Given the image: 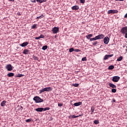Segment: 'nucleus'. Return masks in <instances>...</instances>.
<instances>
[{
  "label": "nucleus",
  "instance_id": "4be33fe9",
  "mask_svg": "<svg viewBox=\"0 0 127 127\" xmlns=\"http://www.w3.org/2000/svg\"><path fill=\"white\" fill-rule=\"evenodd\" d=\"M90 41H94L95 40H98V39L97 38V36H96L94 38L90 39Z\"/></svg>",
  "mask_w": 127,
  "mask_h": 127
},
{
  "label": "nucleus",
  "instance_id": "dca6fc26",
  "mask_svg": "<svg viewBox=\"0 0 127 127\" xmlns=\"http://www.w3.org/2000/svg\"><path fill=\"white\" fill-rule=\"evenodd\" d=\"M73 105L74 106H75V107H78V106H81V105H82V102H76V103H75Z\"/></svg>",
  "mask_w": 127,
  "mask_h": 127
},
{
  "label": "nucleus",
  "instance_id": "de8ad7c7",
  "mask_svg": "<svg viewBox=\"0 0 127 127\" xmlns=\"http://www.w3.org/2000/svg\"><path fill=\"white\" fill-rule=\"evenodd\" d=\"M113 103H116V100L113 99Z\"/></svg>",
  "mask_w": 127,
  "mask_h": 127
},
{
  "label": "nucleus",
  "instance_id": "c756f323",
  "mask_svg": "<svg viewBox=\"0 0 127 127\" xmlns=\"http://www.w3.org/2000/svg\"><path fill=\"white\" fill-rule=\"evenodd\" d=\"M49 110H50V108H49V107H46V108H44L43 111H49Z\"/></svg>",
  "mask_w": 127,
  "mask_h": 127
},
{
  "label": "nucleus",
  "instance_id": "6e6552de",
  "mask_svg": "<svg viewBox=\"0 0 127 127\" xmlns=\"http://www.w3.org/2000/svg\"><path fill=\"white\" fill-rule=\"evenodd\" d=\"M53 33H57L59 31V28L55 27L52 29Z\"/></svg>",
  "mask_w": 127,
  "mask_h": 127
},
{
  "label": "nucleus",
  "instance_id": "5701e85b",
  "mask_svg": "<svg viewBox=\"0 0 127 127\" xmlns=\"http://www.w3.org/2000/svg\"><path fill=\"white\" fill-rule=\"evenodd\" d=\"M114 68H115V66L113 65H110L108 67L109 70H113V69H114Z\"/></svg>",
  "mask_w": 127,
  "mask_h": 127
},
{
  "label": "nucleus",
  "instance_id": "f3484780",
  "mask_svg": "<svg viewBox=\"0 0 127 127\" xmlns=\"http://www.w3.org/2000/svg\"><path fill=\"white\" fill-rule=\"evenodd\" d=\"M0 105L1 107H5V106L6 105V101H5V100L3 101L1 103Z\"/></svg>",
  "mask_w": 127,
  "mask_h": 127
},
{
  "label": "nucleus",
  "instance_id": "b1692460",
  "mask_svg": "<svg viewBox=\"0 0 127 127\" xmlns=\"http://www.w3.org/2000/svg\"><path fill=\"white\" fill-rule=\"evenodd\" d=\"M47 48H48V47L47 45H46V46H43L42 49L43 50H46V49H47Z\"/></svg>",
  "mask_w": 127,
  "mask_h": 127
},
{
  "label": "nucleus",
  "instance_id": "3c124183",
  "mask_svg": "<svg viewBox=\"0 0 127 127\" xmlns=\"http://www.w3.org/2000/svg\"><path fill=\"white\" fill-rule=\"evenodd\" d=\"M116 0V1H118V0H119H119Z\"/></svg>",
  "mask_w": 127,
  "mask_h": 127
},
{
  "label": "nucleus",
  "instance_id": "c03bdc74",
  "mask_svg": "<svg viewBox=\"0 0 127 127\" xmlns=\"http://www.w3.org/2000/svg\"><path fill=\"white\" fill-rule=\"evenodd\" d=\"M17 15H21V14H20V12H18L17 13Z\"/></svg>",
  "mask_w": 127,
  "mask_h": 127
},
{
  "label": "nucleus",
  "instance_id": "aec40b11",
  "mask_svg": "<svg viewBox=\"0 0 127 127\" xmlns=\"http://www.w3.org/2000/svg\"><path fill=\"white\" fill-rule=\"evenodd\" d=\"M92 36H93V34H90L86 36V37L87 39H91V37H92Z\"/></svg>",
  "mask_w": 127,
  "mask_h": 127
},
{
  "label": "nucleus",
  "instance_id": "393cba45",
  "mask_svg": "<svg viewBox=\"0 0 127 127\" xmlns=\"http://www.w3.org/2000/svg\"><path fill=\"white\" fill-rule=\"evenodd\" d=\"M122 60H123L122 56H120L119 58L117 59V61L118 62L122 61Z\"/></svg>",
  "mask_w": 127,
  "mask_h": 127
},
{
  "label": "nucleus",
  "instance_id": "e433bc0d",
  "mask_svg": "<svg viewBox=\"0 0 127 127\" xmlns=\"http://www.w3.org/2000/svg\"><path fill=\"white\" fill-rule=\"evenodd\" d=\"M58 106H59V107H63V104L59 103V104H58Z\"/></svg>",
  "mask_w": 127,
  "mask_h": 127
},
{
  "label": "nucleus",
  "instance_id": "f257e3e1",
  "mask_svg": "<svg viewBox=\"0 0 127 127\" xmlns=\"http://www.w3.org/2000/svg\"><path fill=\"white\" fill-rule=\"evenodd\" d=\"M50 91H52V88L50 87H49L40 90L39 92L40 94H41L42 93H44V92H50Z\"/></svg>",
  "mask_w": 127,
  "mask_h": 127
},
{
  "label": "nucleus",
  "instance_id": "a19ab883",
  "mask_svg": "<svg viewBox=\"0 0 127 127\" xmlns=\"http://www.w3.org/2000/svg\"><path fill=\"white\" fill-rule=\"evenodd\" d=\"M36 27V25H33L32 26V29H34Z\"/></svg>",
  "mask_w": 127,
  "mask_h": 127
},
{
  "label": "nucleus",
  "instance_id": "a878e982",
  "mask_svg": "<svg viewBox=\"0 0 127 127\" xmlns=\"http://www.w3.org/2000/svg\"><path fill=\"white\" fill-rule=\"evenodd\" d=\"M94 123L95 124V125H98L100 124V122H99V120H95L94 121Z\"/></svg>",
  "mask_w": 127,
  "mask_h": 127
},
{
  "label": "nucleus",
  "instance_id": "a211bd4d",
  "mask_svg": "<svg viewBox=\"0 0 127 127\" xmlns=\"http://www.w3.org/2000/svg\"><path fill=\"white\" fill-rule=\"evenodd\" d=\"M40 38H44V35H40V36L36 37L35 39H36L37 40H38V39H40Z\"/></svg>",
  "mask_w": 127,
  "mask_h": 127
},
{
  "label": "nucleus",
  "instance_id": "9b49d317",
  "mask_svg": "<svg viewBox=\"0 0 127 127\" xmlns=\"http://www.w3.org/2000/svg\"><path fill=\"white\" fill-rule=\"evenodd\" d=\"M28 44H29L28 42H25L20 45V46H21V47H25V46H27Z\"/></svg>",
  "mask_w": 127,
  "mask_h": 127
},
{
  "label": "nucleus",
  "instance_id": "58836bf2",
  "mask_svg": "<svg viewBox=\"0 0 127 127\" xmlns=\"http://www.w3.org/2000/svg\"><path fill=\"white\" fill-rule=\"evenodd\" d=\"M81 3H85V0H80Z\"/></svg>",
  "mask_w": 127,
  "mask_h": 127
},
{
  "label": "nucleus",
  "instance_id": "cd10ccee",
  "mask_svg": "<svg viewBox=\"0 0 127 127\" xmlns=\"http://www.w3.org/2000/svg\"><path fill=\"white\" fill-rule=\"evenodd\" d=\"M23 76H24V74H18V75L16 77H18L19 78H20L21 77H23Z\"/></svg>",
  "mask_w": 127,
  "mask_h": 127
},
{
  "label": "nucleus",
  "instance_id": "f8f14e48",
  "mask_svg": "<svg viewBox=\"0 0 127 127\" xmlns=\"http://www.w3.org/2000/svg\"><path fill=\"white\" fill-rule=\"evenodd\" d=\"M43 110H44V108L41 107V108H38L35 109V111L36 112H43Z\"/></svg>",
  "mask_w": 127,
  "mask_h": 127
},
{
  "label": "nucleus",
  "instance_id": "6ab92c4d",
  "mask_svg": "<svg viewBox=\"0 0 127 127\" xmlns=\"http://www.w3.org/2000/svg\"><path fill=\"white\" fill-rule=\"evenodd\" d=\"M7 76H8V77H13L14 76V73L10 72L7 74Z\"/></svg>",
  "mask_w": 127,
  "mask_h": 127
},
{
  "label": "nucleus",
  "instance_id": "20e7f679",
  "mask_svg": "<svg viewBox=\"0 0 127 127\" xmlns=\"http://www.w3.org/2000/svg\"><path fill=\"white\" fill-rule=\"evenodd\" d=\"M121 33H123V34H125L127 33V27H123L121 30Z\"/></svg>",
  "mask_w": 127,
  "mask_h": 127
},
{
  "label": "nucleus",
  "instance_id": "bb28decb",
  "mask_svg": "<svg viewBox=\"0 0 127 127\" xmlns=\"http://www.w3.org/2000/svg\"><path fill=\"white\" fill-rule=\"evenodd\" d=\"M72 86H73V87H79V83H73Z\"/></svg>",
  "mask_w": 127,
  "mask_h": 127
},
{
  "label": "nucleus",
  "instance_id": "4c0bfd02",
  "mask_svg": "<svg viewBox=\"0 0 127 127\" xmlns=\"http://www.w3.org/2000/svg\"><path fill=\"white\" fill-rule=\"evenodd\" d=\"M94 111H95L94 107H91V112L94 113Z\"/></svg>",
  "mask_w": 127,
  "mask_h": 127
},
{
  "label": "nucleus",
  "instance_id": "ddd939ff",
  "mask_svg": "<svg viewBox=\"0 0 127 127\" xmlns=\"http://www.w3.org/2000/svg\"><path fill=\"white\" fill-rule=\"evenodd\" d=\"M23 54H25L26 55H28V54H29V50L27 49L24 50Z\"/></svg>",
  "mask_w": 127,
  "mask_h": 127
},
{
  "label": "nucleus",
  "instance_id": "a18cd8bd",
  "mask_svg": "<svg viewBox=\"0 0 127 127\" xmlns=\"http://www.w3.org/2000/svg\"><path fill=\"white\" fill-rule=\"evenodd\" d=\"M125 38H127V33H125Z\"/></svg>",
  "mask_w": 127,
  "mask_h": 127
},
{
  "label": "nucleus",
  "instance_id": "4468645a",
  "mask_svg": "<svg viewBox=\"0 0 127 127\" xmlns=\"http://www.w3.org/2000/svg\"><path fill=\"white\" fill-rule=\"evenodd\" d=\"M109 86L111 87V88H113V89H115V88L116 89V88H117V85L114 84H112L111 83H109Z\"/></svg>",
  "mask_w": 127,
  "mask_h": 127
},
{
  "label": "nucleus",
  "instance_id": "9d476101",
  "mask_svg": "<svg viewBox=\"0 0 127 127\" xmlns=\"http://www.w3.org/2000/svg\"><path fill=\"white\" fill-rule=\"evenodd\" d=\"M104 37H105V36L103 34H100L96 36V38H97V39H103Z\"/></svg>",
  "mask_w": 127,
  "mask_h": 127
},
{
  "label": "nucleus",
  "instance_id": "0eeeda50",
  "mask_svg": "<svg viewBox=\"0 0 127 127\" xmlns=\"http://www.w3.org/2000/svg\"><path fill=\"white\" fill-rule=\"evenodd\" d=\"M6 69H7V71H12V66H11V64H7L6 65Z\"/></svg>",
  "mask_w": 127,
  "mask_h": 127
},
{
  "label": "nucleus",
  "instance_id": "79ce46f5",
  "mask_svg": "<svg viewBox=\"0 0 127 127\" xmlns=\"http://www.w3.org/2000/svg\"><path fill=\"white\" fill-rule=\"evenodd\" d=\"M31 2H36V0H31Z\"/></svg>",
  "mask_w": 127,
  "mask_h": 127
},
{
  "label": "nucleus",
  "instance_id": "72a5a7b5",
  "mask_svg": "<svg viewBox=\"0 0 127 127\" xmlns=\"http://www.w3.org/2000/svg\"><path fill=\"white\" fill-rule=\"evenodd\" d=\"M82 61H87V58L86 57H84L82 59Z\"/></svg>",
  "mask_w": 127,
  "mask_h": 127
},
{
  "label": "nucleus",
  "instance_id": "37998d69",
  "mask_svg": "<svg viewBox=\"0 0 127 127\" xmlns=\"http://www.w3.org/2000/svg\"><path fill=\"white\" fill-rule=\"evenodd\" d=\"M42 18V17L41 16H40L37 17V19H39V18Z\"/></svg>",
  "mask_w": 127,
  "mask_h": 127
},
{
  "label": "nucleus",
  "instance_id": "49530a36",
  "mask_svg": "<svg viewBox=\"0 0 127 127\" xmlns=\"http://www.w3.org/2000/svg\"><path fill=\"white\" fill-rule=\"evenodd\" d=\"M124 17H125V18H127V13L126 14V15H125Z\"/></svg>",
  "mask_w": 127,
  "mask_h": 127
},
{
  "label": "nucleus",
  "instance_id": "7c9ffc66",
  "mask_svg": "<svg viewBox=\"0 0 127 127\" xmlns=\"http://www.w3.org/2000/svg\"><path fill=\"white\" fill-rule=\"evenodd\" d=\"M111 92L112 93H116L117 92V89L113 88L112 89Z\"/></svg>",
  "mask_w": 127,
  "mask_h": 127
},
{
  "label": "nucleus",
  "instance_id": "f03ea898",
  "mask_svg": "<svg viewBox=\"0 0 127 127\" xmlns=\"http://www.w3.org/2000/svg\"><path fill=\"white\" fill-rule=\"evenodd\" d=\"M33 100L35 101V103H42L44 102L43 99L40 98L39 96H35Z\"/></svg>",
  "mask_w": 127,
  "mask_h": 127
},
{
  "label": "nucleus",
  "instance_id": "ea45409f",
  "mask_svg": "<svg viewBox=\"0 0 127 127\" xmlns=\"http://www.w3.org/2000/svg\"><path fill=\"white\" fill-rule=\"evenodd\" d=\"M33 59L34 60H38V58L37 57H34Z\"/></svg>",
  "mask_w": 127,
  "mask_h": 127
},
{
  "label": "nucleus",
  "instance_id": "423d86ee",
  "mask_svg": "<svg viewBox=\"0 0 127 127\" xmlns=\"http://www.w3.org/2000/svg\"><path fill=\"white\" fill-rule=\"evenodd\" d=\"M114 56V54L112 55H106L104 57V60H107L109 58H111V57H113Z\"/></svg>",
  "mask_w": 127,
  "mask_h": 127
},
{
  "label": "nucleus",
  "instance_id": "8fccbe9b",
  "mask_svg": "<svg viewBox=\"0 0 127 127\" xmlns=\"http://www.w3.org/2000/svg\"><path fill=\"white\" fill-rule=\"evenodd\" d=\"M125 0H119V1H124Z\"/></svg>",
  "mask_w": 127,
  "mask_h": 127
},
{
  "label": "nucleus",
  "instance_id": "2eb2a0df",
  "mask_svg": "<svg viewBox=\"0 0 127 127\" xmlns=\"http://www.w3.org/2000/svg\"><path fill=\"white\" fill-rule=\"evenodd\" d=\"M71 9H72V10H78V9H79V6L77 5H74L71 7Z\"/></svg>",
  "mask_w": 127,
  "mask_h": 127
},
{
  "label": "nucleus",
  "instance_id": "09e8293b",
  "mask_svg": "<svg viewBox=\"0 0 127 127\" xmlns=\"http://www.w3.org/2000/svg\"><path fill=\"white\" fill-rule=\"evenodd\" d=\"M9 1H14V0H8Z\"/></svg>",
  "mask_w": 127,
  "mask_h": 127
},
{
  "label": "nucleus",
  "instance_id": "c9c22d12",
  "mask_svg": "<svg viewBox=\"0 0 127 127\" xmlns=\"http://www.w3.org/2000/svg\"><path fill=\"white\" fill-rule=\"evenodd\" d=\"M29 122H31V119H27L26 120V123H29Z\"/></svg>",
  "mask_w": 127,
  "mask_h": 127
},
{
  "label": "nucleus",
  "instance_id": "1a4fd4ad",
  "mask_svg": "<svg viewBox=\"0 0 127 127\" xmlns=\"http://www.w3.org/2000/svg\"><path fill=\"white\" fill-rule=\"evenodd\" d=\"M118 10H109L108 11V14H110L111 13H118Z\"/></svg>",
  "mask_w": 127,
  "mask_h": 127
},
{
  "label": "nucleus",
  "instance_id": "2f4dec72",
  "mask_svg": "<svg viewBox=\"0 0 127 127\" xmlns=\"http://www.w3.org/2000/svg\"><path fill=\"white\" fill-rule=\"evenodd\" d=\"M78 116H75V115H72L71 116V119H76V118H78Z\"/></svg>",
  "mask_w": 127,
  "mask_h": 127
},
{
  "label": "nucleus",
  "instance_id": "412c9836",
  "mask_svg": "<svg viewBox=\"0 0 127 127\" xmlns=\"http://www.w3.org/2000/svg\"><path fill=\"white\" fill-rule=\"evenodd\" d=\"M37 2H40V3H42V2H45L46 0H36Z\"/></svg>",
  "mask_w": 127,
  "mask_h": 127
},
{
  "label": "nucleus",
  "instance_id": "c85d7f7f",
  "mask_svg": "<svg viewBox=\"0 0 127 127\" xmlns=\"http://www.w3.org/2000/svg\"><path fill=\"white\" fill-rule=\"evenodd\" d=\"M74 50H74V48H71L69 49V52H70V53H71V52H73V51H74Z\"/></svg>",
  "mask_w": 127,
  "mask_h": 127
},
{
  "label": "nucleus",
  "instance_id": "473e14b6",
  "mask_svg": "<svg viewBox=\"0 0 127 127\" xmlns=\"http://www.w3.org/2000/svg\"><path fill=\"white\" fill-rule=\"evenodd\" d=\"M93 45H94V46H96V45H97L98 44V42L97 41H95L94 43H92Z\"/></svg>",
  "mask_w": 127,
  "mask_h": 127
},
{
  "label": "nucleus",
  "instance_id": "f704fd0d",
  "mask_svg": "<svg viewBox=\"0 0 127 127\" xmlns=\"http://www.w3.org/2000/svg\"><path fill=\"white\" fill-rule=\"evenodd\" d=\"M80 51H81V50H79V49L74 50V52H80Z\"/></svg>",
  "mask_w": 127,
  "mask_h": 127
},
{
  "label": "nucleus",
  "instance_id": "7ed1b4c3",
  "mask_svg": "<svg viewBox=\"0 0 127 127\" xmlns=\"http://www.w3.org/2000/svg\"><path fill=\"white\" fill-rule=\"evenodd\" d=\"M120 79H121L120 76H115L113 77L112 81L113 82H119Z\"/></svg>",
  "mask_w": 127,
  "mask_h": 127
},
{
  "label": "nucleus",
  "instance_id": "39448f33",
  "mask_svg": "<svg viewBox=\"0 0 127 127\" xmlns=\"http://www.w3.org/2000/svg\"><path fill=\"white\" fill-rule=\"evenodd\" d=\"M109 42H110V38L107 36L105 37L104 39V44H109Z\"/></svg>",
  "mask_w": 127,
  "mask_h": 127
}]
</instances>
